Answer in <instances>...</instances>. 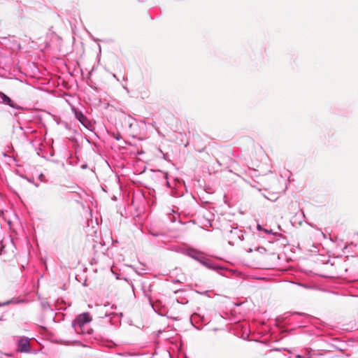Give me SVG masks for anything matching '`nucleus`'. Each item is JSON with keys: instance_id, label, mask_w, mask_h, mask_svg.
<instances>
[{"instance_id": "obj_1", "label": "nucleus", "mask_w": 358, "mask_h": 358, "mask_svg": "<svg viewBox=\"0 0 358 358\" xmlns=\"http://www.w3.org/2000/svg\"><path fill=\"white\" fill-rule=\"evenodd\" d=\"M91 321V317L88 313L80 314L73 322L75 330L79 334H90L89 329H85V325Z\"/></svg>"}, {"instance_id": "obj_2", "label": "nucleus", "mask_w": 358, "mask_h": 358, "mask_svg": "<svg viewBox=\"0 0 358 358\" xmlns=\"http://www.w3.org/2000/svg\"><path fill=\"white\" fill-rule=\"evenodd\" d=\"M30 350L29 341L27 338H21L18 341L17 351L28 352Z\"/></svg>"}, {"instance_id": "obj_3", "label": "nucleus", "mask_w": 358, "mask_h": 358, "mask_svg": "<svg viewBox=\"0 0 358 358\" xmlns=\"http://www.w3.org/2000/svg\"><path fill=\"white\" fill-rule=\"evenodd\" d=\"M76 117L87 129H90L92 124L90 121L80 111H75Z\"/></svg>"}, {"instance_id": "obj_4", "label": "nucleus", "mask_w": 358, "mask_h": 358, "mask_svg": "<svg viewBox=\"0 0 358 358\" xmlns=\"http://www.w3.org/2000/svg\"><path fill=\"white\" fill-rule=\"evenodd\" d=\"M0 97H1L3 103L8 104L13 108L15 107V106L13 103V101L5 94L1 92Z\"/></svg>"}, {"instance_id": "obj_5", "label": "nucleus", "mask_w": 358, "mask_h": 358, "mask_svg": "<svg viewBox=\"0 0 358 358\" xmlns=\"http://www.w3.org/2000/svg\"><path fill=\"white\" fill-rule=\"evenodd\" d=\"M1 252V253H5L6 252L5 246H2Z\"/></svg>"}, {"instance_id": "obj_6", "label": "nucleus", "mask_w": 358, "mask_h": 358, "mask_svg": "<svg viewBox=\"0 0 358 358\" xmlns=\"http://www.w3.org/2000/svg\"><path fill=\"white\" fill-rule=\"evenodd\" d=\"M257 229H259V230H261V229H262L261 226H260V225H258V226H257Z\"/></svg>"}]
</instances>
